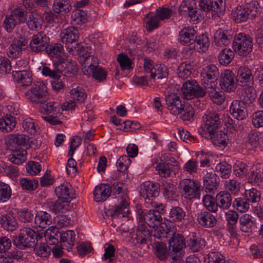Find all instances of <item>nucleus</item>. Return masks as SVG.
<instances>
[{"mask_svg": "<svg viewBox=\"0 0 263 263\" xmlns=\"http://www.w3.org/2000/svg\"><path fill=\"white\" fill-rule=\"evenodd\" d=\"M234 51L230 48H224L219 53L218 60L220 64L227 65L229 64L234 58Z\"/></svg>", "mask_w": 263, "mask_h": 263, "instance_id": "5fc2aeb1", "label": "nucleus"}, {"mask_svg": "<svg viewBox=\"0 0 263 263\" xmlns=\"http://www.w3.org/2000/svg\"><path fill=\"white\" fill-rule=\"evenodd\" d=\"M199 7L207 14H211L212 17L219 18L223 8V0H200Z\"/></svg>", "mask_w": 263, "mask_h": 263, "instance_id": "9d476101", "label": "nucleus"}, {"mask_svg": "<svg viewBox=\"0 0 263 263\" xmlns=\"http://www.w3.org/2000/svg\"><path fill=\"white\" fill-rule=\"evenodd\" d=\"M238 82L241 85H245L247 83L253 80V77L251 70L247 67L241 66L237 69V76Z\"/></svg>", "mask_w": 263, "mask_h": 263, "instance_id": "72a5a7b5", "label": "nucleus"}, {"mask_svg": "<svg viewBox=\"0 0 263 263\" xmlns=\"http://www.w3.org/2000/svg\"><path fill=\"white\" fill-rule=\"evenodd\" d=\"M55 193L59 199L63 200V203L69 202L74 196L73 189L68 183L61 184L56 187Z\"/></svg>", "mask_w": 263, "mask_h": 263, "instance_id": "b1692460", "label": "nucleus"}, {"mask_svg": "<svg viewBox=\"0 0 263 263\" xmlns=\"http://www.w3.org/2000/svg\"><path fill=\"white\" fill-rule=\"evenodd\" d=\"M61 42L65 44L67 51L72 50L73 45L78 42L80 33L74 27H69L63 29L60 34Z\"/></svg>", "mask_w": 263, "mask_h": 263, "instance_id": "ddd939ff", "label": "nucleus"}, {"mask_svg": "<svg viewBox=\"0 0 263 263\" xmlns=\"http://www.w3.org/2000/svg\"><path fill=\"white\" fill-rule=\"evenodd\" d=\"M27 152L24 148L21 147L14 148L12 149V152L9 156V159L13 163L15 164H21L25 162Z\"/></svg>", "mask_w": 263, "mask_h": 263, "instance_id": "79ce46f5", "label": "nucleus"}, {"mask_svg": "<svg viewBox=\"0 0 263 263\" xmlns=\"http://www.w3.org/2000/svg\"><path fill=\"white\" fill-rule=\"evenodd\" d=\"M154 245L155 254L160 260H164L170 256V251L167 250L166 244L156 242Z\"/></svg>", "mask_w": 263, "mask_h": 263, "instance_id": "603ef678", "label": "nucleus"}, {"mask_svg": "<svg viewBox=\"0 0 263 263\" xmlns=\"http://www.w3.org/2000/svg\"><path fill=\"white\" fill-rule=\"evenodd\" d=\"M16 118L12 116H6L0 120V129L3 132H10L16 126Z\"/></svg>", "mask_w": 263, "mask_h": 263, "instance_id": "49530a36", "label": "nucleus"}, {"mask_svg": "<svg viewBox=\"0 0 263 263\" xmlns=\"http://www.w3.org/2000/svg\"><path fill=\"white\" fill-rule=\"evenodd\" d=\"M210 43L208 37L205 34L197 35L196 41L190 47L191 49H194L199 52L205 51L209 46Z\"/></svg>", "mask_w": 263, "mask_h": 263, "instance_id": "4c0bfd02", "label": "nucleus"}, {"mask_svg": "<svg viewBox=\"0 0 263 263\" xmlns=\"http://www.w3.org/2000/svg\"><path fill=\"white\" fill-rule=\"evenodd\" d=\"M182 196L185 199L192 201L199 200L201 197V184L191 179H184L180 182Z\"/></svg>", "mask_w": 263, "mask_h": 263, "instance_id": "20e7f679", "label": "nucleus"}, {"mask_svg": "<svg viewBox=\"0 0 263 263\" xmlns=\"http://www.w3.org/2000/svg\"><path fill=\"white\" fill-rule=\"evenodd\" d=\"M213 38L216 46H227L233 38L232 31L230 29L219 28L213 32Z\"/></svg>", "mask_w": 263, "mask_h": 263, "instance_id": "aec40b11", "label": "nucleus"}, {"mask_svg": "<svg viewBox=\"0 0 263 263\" xmlns=\"http://www.w3.org/2000/svg\"><path fill=\"white\" fill-rule=\"evenodd\" d=\"M218 75V69L214 65L206 66L203 69L201 81L205 89L213 88L216 86Z\"/></svg>", "mask_w": 263, "mask_h": 263, "instance_id": "9b49d317", "label": "nucleus"}, {"mask_svg": "<svg viewBox=\"0 0 263 263\" xmlns=\"http://www.w3.org/2000/svg\"><path fill=\"white\" fill-rule=\"evenodd\" d=\"M13 76L23 86L30 85L32 81L29 72L25 70L13 71Z\"/></svg>", "mask_w": 263, "mask_h": 263, "instance_id": "c03bdc74", "label": "nucleus"}, {"mask_svg": "<svg viewBox=\"0 0 263 263\" xmlns=\"http://www.w3.org/2000/svg\"><path fill=\"white\" fill-rule=\"evenodd\" d=\"M255 98L256 94L254 89L252 87H248L245 88L239 100L247 105L253 102Z\"/></svg>", "mask_w": 263, "mask_h": 263, "instance_id": "13d9d810", "label": "nucleus"}, {"mask_svg": "<svg viewBox=\"0 0 263 263\" xmlns=\"http://www.w3.org/2000/svg\"><path fill=\"white\" fill-rule=\"evenodd\" d=\"M2 227L8 231H13L17 227V223L15 218L10 214L2 215L0 218Z\"/></svg>", "mask_w": 263, "mask_h": 263, "instance_id": "ea45409f", "label": "nucleus"}, {"mask_svg": "<svg viewBox=\"0 0 263 263\" xmlns=\"http://www.w3.org/2000/svg\"><path fill=\"white\" fill-rule=\"evenodd\" d=\"M165 100L166 107L171 114L177 116L182 112L185 103L178 94L168 93L165 95Z\"/></svg>", "mask_w": 263, "mask_h": 263, "instance_id": "f8f14e48", "label": "nucleus"}, {"mask_svg": "<svg viewBox=\"0 0 263 263\" xmlns=\"http://www.w3.org/2000/svg\"><path fill=\"white\" fill-rule=\"evenodd\" d=\"M26 16V11L21 7H17L10 14L6 15L3 22V27L8 33H11L18 24L25 22Z\"/></svg>", "mask_w": 263, "mask_h": 263, "instance_id": "423d86ee", "label": "nucleus"}, {"mask_svg": "<svg viewBox=\"0 0 263 263\" xmlns=\"http://www.w3.org/2000/svg\"><path fill=\"white\" fill-rule=\"evenodd\" d=\"M164 197L169 200H173L176 197V187L171 182H164L162 185Z\"/></svg>", "mask_w": 263, "mask_h": 263, "instance_id": "864d4df0", "label": "nucleus"}, {"mask_svg": "<svg viewBox=\"0 0 263 263\" xmlns=\"http://www.w3.org/2000/svg\"><path fill=\"white\" fill-rule=\"evenodd\" d=\"M93 194L96 202H103L111 195V189L107 184H100L95 187Z\"/></svg>", "mask_w": 263, "mask_h": 263, "instance_id": "393cba45", "label": "nucleus"}, {"mask_svg": "<svg viewBox=\"0 0 263 263\" xmlns=\"http://www.w3.org/2000/svg\"><path fill=\"white\" fill-rule=\"evenodd\" d=\"M205 138L210 139L213 145L220 148L226 147L229 141L228 135L222 130H216L211 135H210V134H208V137Z\"/></svg>", "mask_w": 263, "mask_h": 263, "instance_id": "a878e982", "label": "nucleus"}, {"mask_svg": "<svg viewBox=\"0 0 263 263\" xmlns=\"http://www.w3.org/2000/svg\"><path fill=\"white\" fill-rule=\"evenodd\" d=\"M215 87L205 89L206 93H208L212 101L218 105L221 104L224 101V97L222 92H219L216 91Z\"/></svg>", "mask_w": 263, "mask_h": 263, "instance_id": "0e129e2a", "label": "nucleus"}, {"mask_svg": "<svg viewBox=\"0 0 263 263\" xmlns=\"http://www.w3.org/2000/svg\"><path fill=\"white\" fill-rule=\"evenodd\" d=\"M243 7L248 11L251 19L254 18L260 13L259 3L256 0H246Z\"/></svg>", "mask_w": 263, "mask_h": 263, "instance_id": "09e8293b", "label": "nucleus"}, {"mask_svg": "<svg viewBox=\"0 0 263 263\" xmlns=\"http://www.w3.org/2000/svg\"><path fill=\"white\" fill-rule=\"evenodd\" d=\"M29 137L24 134H12L7 139V144L12 148L21 147L25 146L29 142Z\"/></svg>", "mask_w": 263, "mask_h": 263, "instance_id": "bb28decb", "label": "nucleus"}, {"mask_svg": "<svg viewBox=\"0 0 263 263\" xmlns=\"http://www.w3.org/2000/svg\"><path fill=\"white\" fill-rule=\"evenodd\" d=\"M239 222L240 230L245 233L251 232L255 227V222L253 217L248 214L242 215Z\"/></svg>", "mask_w": 263, "mask_h": 263, "instance_id": "7c9ffc66", "label": "nucleus"}, {"mask_svg": "<svg viewBox=\"0 0 263 263\" xmlns=\"http://www.w3.org/2000/svg\"><path fill=\"white\" fill-rule=\"evenodd\" d=\"M174 166V165L170 162H161L157 163L155 168L161 177L167 178L170 177L172 173L175 174Z\"/></svg>", "mask_w": 263, "mask_h": 263, "instance_id": "58836bf2", "label": "nucleus"}, {"mask_svg": "<svg viewBox=\"0 0 263 263\" xmlns=\"http://www.w3.org/2000/svg\"><path fill=\"white\" fill-rule=\"evenodd\" d=\"M118 201L120 204L115 206L111 215L117 218L126 217L129 214L128 203L126 199Z\"/></svg>", "mask_w": 263, "mask_h": 263, "instance_id": "c756f323", "label": "nucleus"}, {"mask_svg": "<svg viewBox=\"0 0 263 263\" xmlns=\"http://www.w3.org/2000/svg\"><path fill=\"white\" fill-rule=\"evenodd\" d=\"M28 28L31 30H35L40 28L42 25L43 20L42 17L37 14L32 13L29 14L26 17V21Z\"/></svg>", "mask_w": 263, "mask_h": 263, "instance_id": "de8ad7c7", "label": "nucleus"}, {"mask_svg": "<svg viewBox=\"0 0 263 263\" xmlns=\"http://www.w3.org/2000/svg\"><path fill=\"white\" fill-rule=\"evenodd\" d=\"M197 31L191 26L182 28L178 33L179 42L183 46H192L196 41Z\"/></svg>", "mask_w": 263, "mask_h": 263, "instance_id": "6ab92c4d", "label": "nucleus"}, {"mask_svg": "<svg viewBox=\"0 0 263 263\" xmlns=\"http://www.w3.org/2000/svg\"><path fill=\"white\" fill-rule=\"evenodd\" d=\"M195 115L194 107L189 104H184L180 118L183 121H192Z\"/></svg>", "mask_w": 263, "mask_h": 263, "instance_id": "69168bd1", "label": "nucleus"}, {"mask_svg": "<svg viewBox=\"0 0 263 263\" xmlns=\"http://www.w3.org/2000/svg\"><path fill=\"white\" fill-rule=\"evenodd\" d=\"M47 87L43 81L34 82L29 92L26 93L27 98L35 103H43L47 94Z\"/></svg>", "mask_w": 263, "mask_h": 263, "instance_id": "0eeeda50", "label": "nucleus"}, {"mask_svg": "<svg viewBox=\"0 0 263 263\" xmlns=\"http://www.w3.org/2000/svg\"><path fill=\"white\" fill-rule=\"evenodd\" d=\"M145 27L148 32L158 28L161 22L156 13H148L144 15Z\"/></svg>", "mask_w": 263, "mask_h": 263, "instance_id": "a19ab883", "label": "nucleus"}, {"mask_svg": "<svg viewBox=\"0 0 263 263\" xmlns=\"http://www.w3.org/2000/svg\"><path fill=\"white\" fill-rule=\"evenodd\" d=\"M27 47L28 42L25 37H15L7 49V54L9 58H18Z\"/></svg>", "mask_w": 263, "mask_h": 263, "instance_id": "2eb2a0df", "label": "nucleus"}, {"mask_svg": "<svg viewBox=\"0 0 263 263\" xmlns=\"http://www.w3.org/2000/svg\"><path fill=\"white\" fill-rule=\"evenodd\" d=\"M211 212L207 210L196 214V220L200 226L205 228H212L216 225L217 219Z\"/></svg>", "mask_w": 263, "mask_h": 263, "instance_id": "412c9836", "label": "nucleus"}, {"mask_svg": "<svg viewBox=\"0 0 263 263\" xmlns=\"http://www.w3.org/2000/svg\"><path fill=\"white\" fill-rule=\"evenodd\" d=\"M203 187L206 192L212 193L216 190L218 186L216 181V175L212 172H207L203 178Z\"/></svg>", "mask_w": 263, "mask_h": 263, "instance_id": "473e14b6", "label": "nucleus"}, {"mask_svg": "<svg viewBox=\"0 0 263 263\" xmlns=\"http://www.w3.org/2000/svg\"><path fill=\"white\" fill-rule=\"evenodd\" d=\"M215 171L222 178L228 179L231 175L232 167L228 162L223 161L216 165Z\"/></svg>", "mask_w": 263, "mask_h": 263, "instance_id": "8fccbe9b", "label": "nucleus"}, {"mask_svg": "<svg viewBox=\"0 0 263 263\" xmlns=\"http://www.w3.org/2000/svg\"><path fill=\"white\" fill-rule=\"evenodd\" d=\"M160 193V185L152 181H145L140 185V195L145 199L152 200L158 197Z\"/></svg>", "mask_w": 263, "mask_h": 263, "instance_id": "a211bd4d", "label": "nucleus"}, {"mask_svg": "<svg viewBox=\"0 0 263 263\" xmlns=\"http://www.w3.org/2000/svg\"><path fill=\"white\" fill-rule=\"evenodd\" d=\"M39 182L34 179H30L27 178H22L20 180V185L23 190L33 191L38 186Z\"/></svg>", "mask_w": 263, "mask_h": 263, "instance_id": "052dcab7", "label": "nucleus"}, {"mask_svg": "<svg viewBox=\"0 0 263 263\" xmlns=\"http://www.w3.org/2000/svg\"><path fill=\"white\" fill-rule=\"evenodd\" d=\"M45 51L49 57L58 59L63 53L64 47L61 44L58 43L49 44Z\"/></svg>", "mask_w": 263, "mask_h": 263, "instance_id": "a18cd8bd", "label": "nucleus"}, {"mask_svg": "<svg viewBox=\"0 0 263 263\" xmlns=\"http://www.w3.org/2000/svg\"><path fill=\"white\" fill-rule=\"evenodd\" d=\"M248 183L253 185H259L263 180V169L253 167L250 170L246 176Z\"/></svg>", "mask_w": 263, "mask_h": 263, "instance_id": "cd10ccee", "label": "nucleus"}, {"mask_svg": "<svg viewBox=\"0 0 263 263\" xmlns=\"http://www.w3.org/2000/svg\"><path fill=\"white\" fill-rule=\"evenodd\" d=\"M185 247V239L179 233H174L168 240L170 256L173 260L178 259L182 254L183 249Z\"/></svg>", "mask_w": 263, "mask_h": 263, "instance_id": "1a4fd4ad", "label": "nucleus"}, {"mask_svg": "<svg viewBox=\"0 0 263 263\" xmlns=\"http://www.w3.org/2000/svg\"><path fill=\"white\" fill-rule=\"evenodd\" d=\"M183 97L190 100L194 98L203 97L206 94L205 88L200 86L195 81H187L181 88Z\"/></svg>", "mask_w": 263, "mask_h": 263, "instance_id": "6e6552de", "label": "nucleus"}, {"mask_svg": "<svg viewBox=\"0 0 263 263\" xmlns=\"http://www.w3.org/2000/svg\"><path fill=\"white\" fill-rule=\"evenodd\" d=\"M247 105L239 100H233L230 107L231 115L237 120H242L248 116Z\"/></svg>", "mask_w": 263, "mask_h": 263, "instance_id": "4be33fe9", "label": "nucleus"}, {"mask_svg": "<svg viewBox=\"0 0 263 263\" xmlns=\"http://www.w3.org/2000/svg\"><path fill=\"white\" fill-rule=\"evenodd\" d=\"M168 74V68L165 65L157 64L155 65L154 71L152 72L150 76L152 78H155L157 76V78L160 79L167 77Z\"/></svg>", "mask_w": 263, "mask_h": 263, "instance_id": "338daca9", "label": "nucleus"}, {"mask_svg": "<svg viewBox=\"0 0 263 263\" xmlns=\"http://www.w3.org/2000/svg\"><path fill=\"white\" fill-rule=\"evenodd\" d=\"M152 236V232L145 224L141 223L137 226L136 233L132 235L131 239L132 243L136 246L146 243L147 241L151 240Z\"/></svg>", "mask_w": 263, "mask_h": 263, "instance_id": "f3484780", "label": "nucleus"}, {"mask_svg": "<svg viewBox=\"0 0 263 263\" xmlns=\"http://www.w3.org/2000/svg\"><path fill=\"white\" fill-rule=\"evenodd\" d=\"M223 115L216 112L210 111L205 114L202 117L203 124L199 132L203 137H208L213 134L214 132L221 126Z\"/></svg>", "mask_w": 263, "mask_h": 263, "instance_id": "f03ea898", "label": "nucleus"}, {"mask_svg": "<svg viewBox=\"0 0 263 263\" xmlns=\"http://www.w3.org/2000/svg\"><path fill=\"white\" fill-rule=\"evenodd\" d=\"M237 78L233 72L227 69L221 72L219 83L221 88L227 92L234 91L237 87Z\"/></svg>", "mask_w": 263, "mask_h": 263, "instance_id": "dca6fc26", "label": "nucleus"}, {"mask_svg": "<svg viewBox=\"0 0 263 263\" xmlns=\"http://www.w3.org/2000/svg\"><path fill=\"white\" fill-rule=\"evenodd\" d=\"M232 17L236 23L246 22L250 16L243 6H239L235 7L232 11Z\"/></svg>", "mask_w": 263, "mask_h": 263, "instance_id": "e433bc0d", "label": "nucleus"}, {"mask_svg": "<svg viewBox=\"0 0 263 263\" xmlns=\"http://www.w3.org/2000/svg\"><path fill=\"white\" fill-rule=\"evenodd\" d=\"M143 220L148 226L154 228L161 224L162 218L158 213L146 210L144 212Z\"/></svg>", "mask_w": 263, "mask_h": 263, "instance_id": "c85d7f7f", "label": "nucleus"}, {"mask_svg": "<svg viewBox=\"0 0 263 263\" xmlns=\"http://www.w3.org/2000/svg\"><path fill=\"white\" fill-rule=\"evenodd\" d=\"M42 109L45 113V115H61V107L60 104L54 101H50L42 105Z\"/></svg>", "mask_w": 263, "mask_h": 263, "instance_id": "3c124183", "label": "nucleus"}, {"mask_svg": "<svg viewBox=\"0 0 263 263\" xmlns=\"http://www.w3.org/2000/svg\"><path fill=\"white\" fill-rule=\"evenodd\" d=\"M12 191L9 185L0 181V202L8 201L11 197Z\"/></svg>", "mask_w": 263, "mask_h": 263, "instance_id": "680f3d73", "label": "nucleus"}, {"mask_svg": "<svg viewBox=\"0 0 263 263\" xmlns=\"http://www.w3.org/2000/svg\"><path fill=\"white\" fill-rule=\"evenodd\" d=\"M233 170L236 176L242 178L247 175L248 166L244 162L237 161L233 165Z\"/></svg>", "mask_w": 263, "mask_h": 263, "instance_id": "bf43d9fd", "label": "nucleus"}, {"mask_svg": "<svg viewBox=\"0 0 263 263\" xmlns=\"http://www.w3.org/2000/svg\"><path fill=\"white\" fill-rule=\"evenodd\" d=\"M52 9L57 14H65L71 9V5L69 0H54Z\"/></svg>", "mask_w": 263, "mask_h": 263, "instance_id": "f704fd0d", "label": "nucleus"}, {"mask_svg": "<svg viewBox=\"0 0 263 263\" xmlns=\"http://www.w3.org/2000/svg\"><path fill=\"white\" fill-rule=\"evenodd\" d=\"M49 43V37L41 31L32 36L29 46L33 52L38 53L45 50Z\"/></svg>", "mask_w": 263, "mask_h": 263, "instance_id": "4468645a", "label": "nucleus"}, {"mask_svg": "<svg viewBox=\"0 0 263 263\" xmlns=\"http://www.w3.org/2000/svg\"><path fill=\"white\" fill-rule=\"evenodd\" d=\"M36 242L37 239L36 233L29 228L21 229L18 235L14 236L13 238L14 245L23 250L33 247Z\"/></svg>", "mask_w": 263, "mask_h": 263, "instance_id": "7ed1b4c3", "label": "nucleus"}, {"mask_svg": "<svg viewBox=\"0 0 263 263\" xmlns=\"http://www.w3.org/2000/svg\"><path fill=\"white\" fill-rule=\"evenodd\" d=\"M202 202L207 210L217 213L219 209L225 211L230 208L232 204V197L229 192L222 191L217 194L215 199L211 195H204Z\"/></svg>", "mask_w": 263, "mask_h": 263, "instance_id": "f257e3e1", "label": "nucleus"}, {"mask_svg": "<svg viewBox=\"0 0 263 263\" xmlns=\"http://www.w3.org/2000/svg\"><path fill=\"white\" fill-rule=\"evenodd\" d=\"M34 222L36 226L45 229L51 224V216L46 212L39 211L34 217Z\"/></svg>", "mask_w": 263, "mask_h": 263, "instance_id": "2f4dec72", "label": "nucleus"}, {"mask_svg": "<svg viewBox=\"0 0 263 263\" xmlns=\"http://www.w3.org/2000/svg\"><path fill=\"white\" fill-rule=\"evenodd\" d=\"M65 204L62 203L61 201L58 200H50L47 202V208L49 210L53 213H58L60 212L63 213L66 211Z\"/></svg>", "mask_w": 263, "mask_h": 263, "instance_id": "e2e57ef3", "label": "nucleus"}, {"mask_svg": "<svg viewBox=\"0 0 263 263\" xmlns=\"http://www.w3.org/2000/svg\"><path fill=\"white\" fill-rule=\"evenodd\" d=\"M192 67L190 64L181 63L177 68V74L182 79L188 78L191 74Z\"/></svg>", "mask_w": 263, "mask_h": 263, "instance_id": "774afa93", "label": "nucleus"}, {"mask_svg": "<svg viewBox=\"0 0 263 263\" xmlns=\"http://www.w3.org/2000/svg\"><path fill=\"white\" fill-rule=\"evenodd\" d=\"M55 235L59 237L61 246L68 251H71L74 245L76 234L72 230L59 232L56 230Z\"/></svg>", "mask_w": 263, "mask_h": 263, "instance_id": "5701e85b", "label": "nucleus"}, {"mask_svg": "<svg viewBox=\"0 0 263 263\" xmlns=\"http://www.w3.org/2000/svg\"><path fill=\"white\" fill-rule=\"evenodd\" d=\"M111 194L115 198H118V200L126 199V195L125 194L123 189L124 184L121 182H114L111 186Z\"/></svg>", "mask_w": 263, "mask_h": 263, "instance_id": "4d7b16f0", "label": "nucleus"}, {"mask_svg": "<svg viewBox=\"0 0 263 263\" xmlns=\"http://www.w3.org/2000/svg\"><path fill=\"white\" fill-rule=\"evenodd\" d=\"M186 212L180 206H173L169 212L168 219L170 222H181L184 220Z\"/></svg>", "mask_w": 263, "mask_h": 263, "instance_id": "c9c22d12", "label": "nucleus"}, {"mask_svg": "<svg viewBox=\"0 0 263 263\" xmlns=\"http://www.w3.org/2000/svg\"><path fill=\"white\" fill-rule=\"evenodd\" d=\"M204 240L193 233L186 240L187 246L193 252H197L204 246Z\"/></svg>", "mask_w": 263, "mask_h": 263, "instance_id": "37998d69", "label": "nucleus"}, {"mask_svg": "<svg viewBox=\"0 0 263 263\" xmlns=\"http://www.w3.org/2000/svg\"><path fill=\"white\" fill-rule=\"evenodd\" d=\"M224 186L231 195H237L240 191V182L236 179H230L224 181Z\"/></svg>", "mask_w": 263, "mask_h": 263, "instance_id": "6e6d98bb", "label": "nucleus"}, {"mask_svg": "<svg viewBox=\"0 0 263 263\" xmlns=\"http://www.w3.org/2000/svg\"><path fill=\"white\" fill-rule=\"evenodd\" d=\"M252 39L245 33L236 34L233 41L232 47L235 53L240 56H245L252 50Z\"/></svg>", "mask_w": 263, "mask_h": 263, "instance_id": "39448f33", "label": "nucleus"}]
</instances>
